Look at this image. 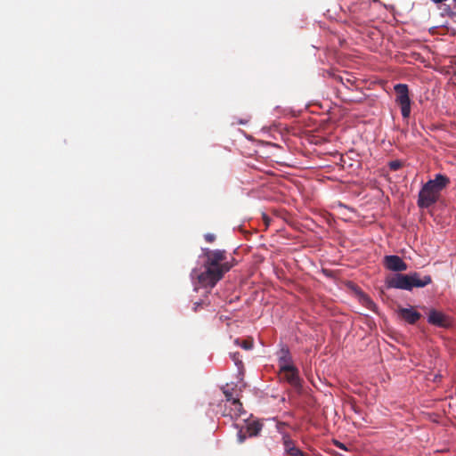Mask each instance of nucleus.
Instances as JSON below:
<instances>
[{"mask_svg":"<svg viewBox=\"0 0 456 456\" xmlns=\"http://www.w3.org/2000/svg\"><path fill=\"white\" fill-rule=\"evenodd\" d=\"M398 313L400 317L410 324L416 323L421 317V314L412 307L400 308Z\"/></svg>","mask_w":456,"mask_h":456,"instance_id":"nucleus-10","label":"nucleus"},{"mask_svg":"<svg viewBox=\"0 0 456 456\" xmlns=\"http://www.w3.org/2000/svg\"><path fill=\"white\" fill-rule=\"evenodd\" d=\"M350 19L357 26H366L371 20L370 4L367 2H354L349 7Z\"/></svg>","mask_w":456,"mask_h":456,"instance_id":"nucleus-3","label":"nucleus"},{"mask_svg":"<svg viewBox=\"0 0 456 456\" xmlns=\"http://www.w3.org/2000/svg\"><path fill=\"white\" fill-rule=\"evenodd\" d=\"M224 396H225L227 401H230V402L232 403V401L234 399H237L236 397L233 396V389H232V390L224 389Z\"/></svg>","mask_w":456,"mask_h":456,"instance_id":"nucleus-18","label":"nucleus"},{"mask_svg":"<svg viewBox=\"0 0 456 456\" xmlns=\"http://www.w3.org/2000/svg\"><path fill=\"white\" fill-rule=\"evenodd\" d=\"M439 200V196L430 185L426 183L419 192L418 206L420 208H428Z\"/></svg>","mask_w":456,"mask_h":456,"instance_id":"nucleus-5","label":"nucleus"},{"mask_svg":"<svg viewBox=\"0 0 456 456\" xmlns=\"http://www.w3.org/2000/svg\"><path fill=\"white\" fill-rule=\"evenodd\" d=\"M208 304H207L205 301H200V302H196L194 303V307H193V310L195 312H197L199 310L200 307L203 306V305H208Z\"/></svg>","mask_w":456,"mask_h":456,"instance_id":"nucleus-22","label":"nucleus"},{"mask_svg":"<svg viewBox=\"0 0 456 456\" xmlns=\"http://www.w3.org/2000/svg\"><path fill=\"white\" fill-rule=\"evenodd\" d=\"M403 164L400 160H393L389 162V167L391 170L396 171L402 167Z\"/></svg>","mask_w":456,"mask_h":456,"instance_id":"nucleus-16","label":"nucleus"},{"mask_svg":"<svg viewBox=\"0 0 456 456\" xmlns=\"http://www.w3.org/2000/svg\"><path fill=\"white\" fill-rule=\"evenodd\" d=\"M440 197L441 191L450 184V178L442 174H436L434 179L427 182Z\"/></svg>","mask_w":456,"mask_h":456,"instance_id":"nucleus-9","label":"nucleus"},{"mask_svg":"<svg viewBox=\"0 0 456 456\" xmlns=\"http://www.w3.org/2000/svg\"><path fill=\"white\" fill-rule=\"evenodd\" d=\"M386 287L387 289H399L411 290L413 288H424L432 282L430 275L421 276L420 273L414 272L409 274L397 273L386 279Z\"/></svg>","mask_w":456,"mask_h":456,"instance_id":"nucleus-2","label":"nucleus"},{"mask_svg":"<svg viewBox=\"0 0 456 456\" xmlns=\"http://www.w3.org/2000/svg\"><path fill=\"white\" fill-rule=\"evenodd\" d=\"M202 258V270L193 269L191 277L199 286L213 289L231 270L232 264L228 261L226 251L222 249L203 248Z\"/></svg>","mask_w":456,"mask_h":456,"instance_id":"nucleus-1","label":"nucleus"},{"mask_svg":"<svg viewBox=\"0 0 456 456\" xmlns=\"http://www.w3.org/2000/svg\"><path fill=\"white\" fill-rule=\"evenodd\" d=\"M395 93V102L400 106L403 119L409 118L411 115V101L409 96V88L405 84H397L394 87Z\"/></svg>","mask_w":456,"mask_h":456,"instance_id":"nucleus-4","label":"nucleus"},{"mask_svg":"<svg viewBox=\"0 0 456 456\" xmlns=\"http://www.w3.org/2000/svg\"><path fill=\"white\" fill-rule=\"evenodd\" d=\"M335 445L340 449H343V450H346V447L344 444L338 442V441H335L334 442Z\"/></svg>","mask_w":456,"mask_h":456,"instance_id":"nucleus-24","label":"nucleus"},{"mask_svg":"<svg viewBox=\"0 0 456 456\" xmlns=\"http://www.w3.org/2000/svg\"><path fill=\"white\" fill-rule=\"evenodd\" d=\"M232 404L234 406V411L236 413L240 414L242 410V403L240 402V400L234 399Z\"/></svg>","mask_w":456,"mask_h":456,"instance_id":"nucleus-17","label":"nucleus"},{"mask_svg":"<svg viewBox=\"0 0 456 456\" xmlns=\"http://www.w3.org/2000/svg\"><path fill=\"white\" fill-rule=\"evenodd\" d=\"M281 379H285L290 386L296 389L301 388V379L297 369L292 364H281L279 370Z\"/></svg>","mask_w":456,"mask_h":456,"instance_id":"nucleus-6","label":"nucleus"},{"mask_svg":"<svg viewBox=\"0 0 456 456\" xmlns=\"http://www.w3.org/2000/svg\"><path fill=\"white\" fill-rule=\"evenodd\" d=\"M283 441V448L287 454L290 453L292 450L297 448L295 442L289 437V436L286 435L282 437Z\"/></svg>","mask_w":456,"mask_h":456,"instance_id":"nucleus-13","label":"nucleus"},{"mask_svg":"<svg viewBox=\"0 0 456 456\" xmlns=\"http://www.w3.org/2000/svg\"><path fill=\"white\" fill-rule=\"evenodd\" d=\"M428 322L435 326L447 328L450 326V319L442 312L432 309L428 313Z\"/></svg>","mask_w":456,"mask_h":456,"instance_id":"nucleus-8","label":"nucleus"},{"mask_svg":"<svg viewBox=\"0 0 456 456\" xmlns=\"http://www.w3.org/2000/svg\"><path fill=\"white\" fill-rule=\"evenodd\" d=\"M384 265L387 269L394 272H403L407 270L406 263L398 256L390 255L384 258Z\"/></svg>","mask_w":456,"mask_h":456,"instance_id":"nucleus-7","label":"nucleus"},{"mask_svg":"<svg viewBox=\"0 0 456 456\" xmlns=\"http://www.w3.org/2000/svg\"><path fill=\"white\" fill-rule=\"evenodd\" d=\"M364 303L370 309H372L373 307L376 306L374 302L370 297H364Z\"/></svg>","mask_w":456,"mask_h":456,"instance_id":"nucleus-21","label":"nucleus"},{"mask_svg":"<svg viewBox=\"0 0 456 456\" xmlns=\"http://www.w3.org/2000/svg\"><path fill=\"white\" fill-rule=\"evenodd\" d=\"M283 356L279 359V370H281V364H290V357L288 351H283Z\"/></svg>","mask_w":456,"mask_h":456,"instance_id":"nucleus-15","label":"nucleus"},{"mask_svg":"<svg viewBox=\"0 0 456 456\" xmlns=\"http://www.w3.org/2000/svg\"><path fill=\"white\" fill-rule=\"evenodd\" d=\"M288 455L289 456H306L300 449H298L297 447L295 448L294 450H292V452L290 453H289Z\"/></svg>","mask_w":456,"mask_h":456,"instance_id":"nucleus-19","label":"nucleus"},{"mask_svg":"<svg viewBox=\"0 0 456 456\" xmlns=\"http://www.w3.org/2000/svg\"><path fill=\"white\" fill-rule=\"evenodd\" d=\"M248 435L245 433H243L241 430L238 433V440L240 443H243L244 440L246 439V436Z\"/></svg>","mask_w":456,"mask_h":456,"instance_id":"nucleus-23","label":"nucleus"},{"mask_svg":"<svg viewBox=\"0 0 456 456\" xmlns=\"http://www.w3.org/2000/svg\"><path fill=\"white\" fill-rule=\"evenodd\" d=\"M262 429V424L258 421H253L248 424L246 428V434L248 436H256L258 435L260 430Z\"/></svg>","mask_w":456,"mask_h":456,"instance_id":"nucleus-11","label":"nucleus"},{"mask_svg":"<svg viewBox=\"0 0 456 456\" xmlns=\"http://www.w3.org/2000/svg\"><path fill=\"white\" fill-rule=\"evenodd\" d=\"M204 238H205L207 242L212 243L216 240V235L213 234V233H207V234H205Z\"/></svg>","mask_w":456,"mask_h":456,"instance_id":"nucleus-20","label":"nucleus"},{"mask_svg":"<svg viewBox=\"0 0 456 456\" xmlns=\"http://www.w3.org/2000/svg\"><path fill=\"white\" fill-rule=\"evenodd\" d=\"M231 358L234 362L235 365L238 367L240 375L244 374V365L241 360V355L239 352L231 353Z\"/></svg>","mask_w":456,"mask_h":456,"instance_id":"nucleus-12","label":"nucleus"},{"mask_svg":"<svg viewBox=\"0 0 456 456\" xmlns=\"http://www.w3.org/2000/svg\"><path fill=\"white\" fill-rule=\"evenodd\" d=\"M235 343L246 350L251 349L253 347L252 340L246 339V340H242L240 342V340L239 338H237V339H235Z\"/></svg>","mask_w":456,"mask_h":456,"instance_id":"nucleus-14","label":"nucleus"}]
</instances>
